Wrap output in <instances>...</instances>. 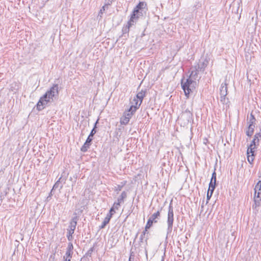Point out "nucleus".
<instances>
[{
    "label": "nucleus",
    "instance_id": "1",
    "mask_svg": "<svg viewBox=\"0 0 261 261\" xmlns=\"http://www.w3.org/2000/svg\"><path fill=\"white\" fill-rule=\"evenodd\" d=\"M181 85L185 95L188 98L190 94L195 90L197 82L195 81H193L189 78L186 80L183 79L181 81Z\"/></svg>",
    "mask_w": 261,
    "mask_h": 261
},
{
    "label": "nucleus",
    "instance_id": "2",
    "mask_svg": "<svg viewBox=\"0 0 261 261\" xmlns=\"http://www.w3.org/2000/svg\"><path fill=\"white\" fill-rule=\"evenodd\" d=\"M133 101L135 102V105H132L128 110V112H124L123 116L120 118V123L121 124L126 125L129 121L133 114L138 109V100L135 98Z\"/></svg>",
    "mask_w": 261,
    "mask_h": 261
},
{
    "label": "nucleus",
    "instance_id": "3",
    "mask_svg": "<svg viewBox=\"0 0 261 261\" xmlns=\"http://www.w3.org/2000/svg\"><path fill=\"white\" fill-rule=\"evenodd\" d=\"M173 222H174L173 207L172 203L171 202L169 205V207H168V215H167V236L168 234H170L172 231Z\"/></svg>",
    "mask_w": 261,
    "mask_h": 261
},
{
    "label": "nucleus",
    "instance_id": "4",
    "mask_svg": "<svg viewBox=\"0 0 261 261\" xmlns=\"http://www.w3.org/2000/svg\"><path fill=\"white\" fill-rule=\"evenodd\" d=\"M259 142H256V140H255V139L253 138L252 141L250 145L248 147L247 151V159L248 161L250 164H252L254 160V149L255 148V145L256 143H258Z\"/></svg>",
    "mask_w": 261,
    "mask_h": 261
},
{
    "label": "nucleus",
    "instance_id": "5",
    "mask_svg": "<svg viewBox=\"0 0 261 261\" xmlns=\"http://www.w3.org/2000/svg\"><path fill=\"white\" fill-rule=\"evenodd\" d=\"M50 101V100L47 97L46 94H44L41 97L36 105V109L39 111L44 109L46 105Z\"/></svg>",
    "mask_w": 261,
    "mask_h": 261
},
{
    "label": "nucleus",
    "instance_id": "6",
    "mask_svg": "<svg viewBox=\"0 0 261 261\" xmlns=\"http://www.w3.org/2000/svg\"><path fill=\"white\" fill-rule=\"evenodd\" d=\"M59 94V86L58 84H54L45 94L47 95V97L50 100L54 97L58 96Z\"/></svg>",
    "mask_w": 261,
    "mask_h": 261
},
{
    "label": "nucleus",
    "instance_id": "7",
    "mask_svg": "<svg viewBox=\"0 0 261 261\" xmlns=\"http://www.w3.org/2000/svg\"><path fill=\"white\" fill-rule=\"evenodd\" d=\"M227 83L225 82L222 83L220 88V101L224 104L226 102V95H227Z\"/></svg>",
    "mask_w": 261,
    "mask_h": 261
},
{
    "label": "nucleus",
    "instance_id": "8",
    "mask_svg": "<svg viewBox=\"0 0 261 261\" xmlns=\"http://www.w3.org/2000/svg\"><path fill=\"white\" fill-rule=\"evenodd\" d=\"M192 113L190 111L186 110L182 112L179 119L183 121L184 124H186L192 119Z\"/></svg>",
    "mask_w": 261,
    "mask_h": 261
},
{
    "label": "nucleus",
    "instance_id": "9",
    "mask_svg": "<svg viewBox=\"0 0 261 261\" xmlns=\"http://www.w3.org/2000/svg\"><path fill=\"white\" fill-rule=\"evenodd\" d=\"M146 89H145V90L142 89L141 91L137 93V94L136 95V97L134 98L133 100L135 98H136L138 101V108L141 105L143 99L146 95Z\"/></svg>",
    "mask_w": 261,
    "mask_h": 261
},
{
    "label": "nucleus",
    "instance_id": "10",
    "mask_svg": "<svg viewBox=\"0 0 261 261\" xmlns=\"http://www.w3.org/2000/svg\"><path fill=\"white\" fill-rule=\"evenodd\" d=\"M143 14V12H138V11L135 12V10H134L130 19L128 21H130V23L135 24L139 17L142 16Z\"/></svg>",
    "mask_w": 261,
    "mask_h": 261
},
{
    "label": "nucleus",
    "instance_id": "11",
    "mask_svg": "<svg viewBox=\"0 0 261 261\" xmlns=\"http://www.w3.org/2000/svg\"><path fill=\"white\" fill-rule=\"evenodd\" d=\"M199 70H200L196 66L195 69L191 71L188 78L192 80L193 81H195L196 82V81H198L199 78H198V74Z\"/></svg>",
    "mask_w": 261,
    "mask_h": 261
},
{
    "label": "nucleus",
    "instance_id": "12",
    "mask_svg": "<svg viewBox=\"0 0 261 261\" xmlns=\"http://www.w3.org/2000/svg\"><path fill=\"white\" fill-rule=\"evenodd\" d=\"M261 201V192H257L256 193H254V202L255 207L256 208L257 206H259L260 204ZM252 207L254 208V205H253Z\"/></svg>",
    "mask_w": 261,
    "mask_h": 261
},
{
    "label": "nucleus",
    "instance_id": "13",
    "mask_svg": "<svg viewBox=\"0 0 261 261\" xmlns=\"http://www.w3.org/2000/svg\"><path fill=\"white\" fill-rule=\"evenodd\" d=\"M147 6V4L144 2H140L139 4L136 6V7L134 8V10H135V12H143L144 11V9Z\"/></svg>",
    "mask_w": 261,
    "mask_h": 261
},
{
    "label": "nucleus",
    "instance_id": "14",
    "mask_svg": "<svg viewBox=\"0 0 261 261\" xmlns=\"http://www.w3.org/2000/svg\"><path fill=\"white\" fill-rule=\"evenodd\" d=\"M65 181H66L65 178L62 179V176L60 177L59 178V179L56 182V183L54 185L53 188L50 192V193H51V192H53V191L54 190L58 188L59 187H60V190L63 187V186L60 185L61 183L63 182L64 184H65Z\"/></svg>",
    "mask_w": 261,
    "mask_h": 261
},
{
    "label": "nucleus",
    "instance_id": "15",
    "mask_svg": "<svg viewBox=\"0 0 261 261\" xmlns=\"http://www.w3.org/2000/svg\"><path fill=\"white\" fill-rule=\"evenodd\" d=\"M148 232L147 231V229H144V230L142 232L140 237V242L141 243H147V240L148 239V236L147 237H145V235L147 234H148Z\"/></svg>",
    "mask_w": 261,
    "mask_h": 261
},
{
    "label": "nucleus",
    "instance_id": "16",
    "mask_svg": "<svg viewBox=\"0 0 261 261\" xmlns=\"http://www.w3.org/2000/svg\"><path fill=\"white\" fill-rule=\"evenodd\" d=\"M134 25L135 24L132 23H130V21H128L127 24L122 28V31L123 34L124 35L125 34H128L130 28Z\"/></svg>",
    "mask_w": 261,
    "mask_h": 261
},
{
    "label": "nucleus",
    "instance_id": "17",
    "mask_svg": "<svg viewBox=\"0 0 261 261\" xmlns=\"http://www.w3.org/2000/svg\"><path fill=\"white\" fill-rule=\"evenodd\" d=\"M161 210H158L156 212L153 214L149 219H151L154 223H157L156 219H159L160 217Z\"/></svg>",
    "mask_w": 261,
    "mask_h": 261
},
{
    "label": "nucleus",
    "instance_id": "18",
    "mask_svg": "<svg viewBox=\"0 0 261 261\" xmlns=\"http://www.w3.org/2000/svg\"><path fill=\"white\" fill-rule=\"evenodd\" d=\"M208 64V60L207 59H205L202 62V63L200 65H198L196 66L200 71H204L205 68L207 66Z\"/></svg>",
    "mask_w": 261,
    "mask_h": 261
},
{
    "label": "nucleus",
    "instance_id": "19",
    "mask_svg": "<svg viewBox=\"0 0 261 261\" xmlns=\"http://www.w3.org/2000/svg\"><path fill=\"white\" fill-rule=\"evenodd\" d=\"M73 252L69 251H66L65 255L63 256V259L64 261H71Z\"/></svg>",
    "mask_w": 261,
    "mask_h": 261
},
{
    "label": "nucleus",
    "instance_id": "20",
    "mask_svg": "<svg viewBox=\"0 0 261 261\" xmlns=\"http://www.w3.org/2000/svg\"><path fill=\"white\" fill-rule=\"evenodd\" d=\"M127 197V193L125 191H123L120 196H119V197L117 199V201L120 202V203H122V202H123V201H124V199L125 198H126Z\"/></svg>",
    "mask_w": 261,
    "mask_h": 261
},
{
    "label": "nucleus",
    "instance_id": "21",
    "mask_svg": "<svg viewBox=\"0 0 261 261\" xmlns=\"http://www.w3.org/2000/svg\"><path fill=\"white\" fill-rule=\"evenodd\" d=\"M127 181L124 180L121 182L120 184L118 185L117 187H115V191H120L122 188L126 184Z\"/></svg>",
    "mask_w": 261,
    "mask_h": 261
},
{
    "label": "nucleus",
    "instance_id": "22",
    "mask_svg": "<svg viewBox=\"0 0 261 261\" xmlns=\"http://www.w3.org/2000/svg\"><path fill=\"white\" fill-rule=\"evenodd\" d=\"M255 126H248V129L246 132V135L248 137H251L254 132V129Z\"/></svg>",
    "mask_w": 261,
    "mask_h": 261
},
{
    "label": "nucleus",
    "instance_id": "23",
    "mask_svg": "<svg viewBox=\"0 0 261 261\" xmlns=\"http://www.w3.org/2000/svg\"><path fill=\"white\" fill-rule=\"evenodd\" d=\"M255 121V118L254 116L252 115V114H251L249 121L248 123L249 124V126H254V123Z\"/></svg>",
    "mask_w": 261,
    "mask_h": 261
},
{
    "label": "nucleus",
    "instance_id": "24",
    "mask_svg": "<svg viewBox=\"0 0 261 261\" xmlns=\"http://www.w3.org/2000/svg\"><path fill=\"white\" fill-rule=\"evenodd\" d=\"M90 145H89L88 143L85 142L84 145L81 148V151L83 152H86L88 150V148L90 147Z\"/></svg>",
    "mask_w": 261,
    "mask_h": 261
},
{
    "label": "nucleus",
    "instance_id": "25",
    "mask_svg": "<svg viewBox=\"0 0 261 261\" xmlns=\"http://www.w3.org/2000/svg\"><path fill=\"white\" fill-rule=\"evenodd\" d=\"M210 184H212V185H214L216 186V173L215 171L213 172L212 175V178L211 179V181Z\"/></svg>",
    "mask_w": 261,
    "mask_h": 261
},
{
    "label": "nucleus",
    "instance_id": "26",
    "mask_svg": "<svg viewBox=\"0 0 261 261\" xmlns=\"http://www.w3.org/2000/svg\"><path fill=\"white\" fill-rule=\"evenodd\" d=\"M110 5V4H106L100 10L99 12L98 15L100 16V17H102V15L103 14V12L105 11L106 8L108 9V6Z\"/></svg>",
    "mask_w": 261,
    "mask_h": 261
},
{
    "label": "nucleus",
    "instance_id": "27",
    "mask_svg": "<svg viewBox=\"0 0 261 261\" xmlns=\"http://www.w3.org/2000/svg\"><path fill=\"white\" fill-rule=\"evenodd\" d=\"M110 220V219H109L108 217H106L104 219L103 221L102 222L101 226H100V228H103L105 227L106 225L109 223V221Z\"/></svg>",
    "mask_w": 261,
    "mask_h": 261
},
{
    "label": "nucleus",
    "instance_id": "28",
    "mask_svg": "<svg viewBox=\"0 0 261 261\" xmlns=\"http://www.w3.org/2000/svg\"><path fill=\"white\" fill-rule=\"evenodd\" d=\"M76 225L77 224H76L75 223H71L70 222L69 225L68 226V229H67V230L72 231L74 232V230L76 228Z\"/></svg>",
    "mask_w": 261,
    "mask_h": 261
},
{
    "label": "nucleus",
    "instance_id": "29",
    "mask_svg": "<svg viewBox=\"0 0 261 261\" xmlns=\"http://www.w3.org/2000/svg\"><path fill=\"white\" fill-rule=\"evenodd\" d=\"M153 223L154 222L152 220H151V219H149L145 225V229L147 230L149 229L152 226Z\"/></svg>",
    "mask_w": 261,
    "mask_h": 261
},
{
    "label": "nucleus",
    "instance_id": "30",
    "mask_svg": "<svg viewBox=\"0 0 261 261\" xmlns=\"http://www.w3.org/2000/svg\"><path fill=\"white\" fill-rule=\"evenodd\" d=\"M73 215H74V216L72 218V219L70 221V222L77 224V221L79 220V217L77 216L76 213H74Z\"/></svg>",
    "mask_w": 261,
    "mask_h": 261
},
{
    "label": "nucleus",
    "instance_id": "31",
    "mask_svg": "<svg viewBox=\"0 0 261 261\" xmlns=\"http://www.w3.org/2000/svg\"><path fill=\"white\" fill-rule=\"evenodd\" d=\"M74 233V231L67 230V238L70 241L73 239L72 234Z\"/></svg>",
    "mask_w": 261,
    "mask_h": 261
},
{
    "label": "nucleus",
    "instance_id": "32",
    "mask_svg": "<svg viewBox=\"0 0 261 261\" xmlns=\"http://www.w3.org/2000/svg\"><path fill=\"white\" fill-rule=\"evenodd\" d=\"M114 213H115V210H114L113 208H111L109 213L107 215L106 217L111 219Z\"/></svg>",
    "mask_w": 261,
    "mask_h": 261
},
{
    "label": "nucleus",
    "instance_id": "33",
    "mask_svg": "<svg viewBox=\"0 0 261 261\" xmlns=\"http://www.w3.org/2000/svg\"><path fill=\"white\" fill-rule=\"evenodd\" d=\"M73 244H72V243L71 242H69L68 244V247H67L66 251L73 252Z\"/></svg>",
    "mask_w": 261,
    "mask_h": 261
},
{
    "label": "nucleus",
    "instance_id": "34",
    "mask_svg": "<svg viewBox=\"0 0 261 261\" xmlns=\"http://www.w3.org/2000/svg\"><path fill=\"white\" fill-rule=\"evenodd\" d=\"M121 203L119 202L118 201L117 202H115L113 204V206L111 208H113L114 210H118L119 208V206L120 205Z\"/></svg>",
    "mask_w": 261,
    "mask_h": 261
},
{
    "label": "nucleus",
    "instance_id": "35",
    "mask_svg": "<svg viewBox=\"0 0 261 261\" xmlns=\"http://www.w3.org/2000/svg\"><path fill=\"white\" fill-rule=\"evenodd\" d=\"M215 187L216 186L212 185V184H209V188L207 192H212L213 194Z\"/></svg>",
    "mask_w": 261,
    "mask_h": 261
},
{
    "label": "nucleus",
    "instance_id": "36",
    "mask_svg": "<svg viewBox=\"0 0 261 261\" xmlns=\"http://www.w3.org/2000/svg\"><path fill=\"white\" fill-rule=\"evenodd\" d=\"M261 190V180H259L257 184L255 185L254 188V191Z\"/></svg>",
    "mask_w": 261,
    "mask_h": 261
},
{
    "label": "nucleus",
    "instance_id": "37",
    "mask_svg": "<svg viewBox=\"0 0 261 261\" xmlns=\"http://www.w3.org/2000/svg\"><path fill=\"white\" fill-rule=\"evenodd\" d=\"M260 137L261 134L260 133H256L254 136V139H255V140H256V142H259Z\"/></svg>",
    "mask_w": 261,
    "mask_h": 261
},
{
    "label": "nucleus",
    "instance_id": "38",
    "mask_svg": "<svg viewBox=\"0 0 261 261\" xmlns=\"http://www.w3.org/2000/svg\"><path fill=\"white\" fill-rule=\"evenodd\" d=\"M92 140H93V137H90V136L89 135L86 142L87 143H88L89 145H91Z\"/></svg>",
    "mask_w": 261,
    "mask_h": 261
},
{
    "label": "nucleus",
    "instance_id": "39",
    "mask_svg": "<svg viewBox=\"0 0 261 261\" xmlns=\"http://www.w3.org/2000/svg\"><path fill=\"white\" fill-rule=\"evenodd\" d=\"M93 250H94V247H91V248H90V249H89V250L87 251V252L86 254H87V255L91 256V253H92V252L93 251Z\"/></svg>",
    "mask_w": 261,
    "mask_h": 261
},
{
    "label": "nucleus",
    "instance_id": "40",
    "mask_svg": "<svg viewBox=\"0 0 261 261\" xmlns=\"http://www.w3.org/2000/svg\"><path fill=\"white\" fill-rule=\"evenodd\" d=\"M96 133V130L94 128H93V129L91 130L90 133V137H93V136Z\"/></svg>",
    "mask_w": 261,
    "mask_h": 261
},
{
    "label": "nucleus",
    "instance_id": "41",
    "mask_svg": "<svg viewBox=\"0 0 261 261\" xmlns=\"http://www.w3.org/2000/svg\"><path fill=\"white\" fill-rule=\"evenodd\" d=\"M212 194H213L212 192H207V195H206V197H207V200H210V199L211 198V197L212 196Z\"/></svg>",
    "mask_w": 261,
    "mask_h": 261
},
{
    "label": "nucleus",
    "instance_id": "42",
    "mask_svg": "<svg viewBox=\"0 0 261 261\" xmlns=\"http://www.w3.org/2000/svg\"><path fill=\"white\" fill-rule=\"evenodd\" d=\"M98 119L97 120V121L95 123L94 127H93V128H94V129H96V128L97 127V124L98 123Z\"/></svg>",
    "mask_w": 261,
    "mask_h": 261
},
{
    "label": "nucleus",
    "instance_id": "43",
    "mask_svg": "<svg viewBox=\"0 0 261 261\" xmlns=\"http://www.w3.org/2000/svg\"><path fill=\"white\" fill-rule=\"evenodd\" d=\"M203 207H204V201H203L202 204H201V212L203 211Z\"/></svg>",
    "mask_w": 261,
    "mask_h": 261
},
{
    "label": "nucleus",
    "instance_id": "44",
    "mask_svg": "<svg viewBox=\"0 0 261 261\" xmlns=\"http://www.w3.org/2000/svg\"><path fill=\"white\" fill-rule=\"evenodd\" d=\"M261 192V190H256V191H254V193H256L257 192Z\"/></svg>",
    "mask_w": 261,
    "mask_h": 261
},
{
    "label": "nucleus",
    "instance_id": "45",
    "mask_svg": "<svg viewBox=\"0 0 261 261\" xmlns=\"http://www.w3.org/2000/svg\"><path fill=\"white\" fill-rule=\"evenodd\" d=\"M162 261H164V258H162Z\"/></svg>",
    "mask_w": 261,
    "mask_h": 261
}]
</instances>
